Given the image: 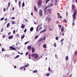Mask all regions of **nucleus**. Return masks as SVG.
Masks as SVG:
<instances>
[{
    "label": "nucleus",
    "mask_w": 77,
    "mask_h": 77,
    "mask_svg": "<svg viewBox=\"0 0 77 77\" xmlns=\"http://www.w3.org/2000/svg\"><path fill=\"white\" fill-rule=\"evenodd\" d=\"M5 21H7V18H5Z\"/></svg>",
    "instance_id": "61"
},
{
    "label": "nucleus",
    "mask_w": 77,
    "mask_h": 77,
    "mask_svg": "<svg viewBox=\"0 0 77 77\" xmlns=\"http://www.w3.org/2000/svg\"><path fill=\"white\" fill-rule=\"evenodd\" d=\"M59 27L60 28H61V27H62V26L61 25H59Z\"/></svg>",
    "instance_id": "45"
},
{
    "label": "nucleus",
    "mask_w": 77,
    "mask_h": 77,
    "mask_svg": "<svg viewBox=\"0 0 77 77\" xmlns=\"http://www.w3.org/2000/svg\"><path fill=\"white\" fill-rule=\"evenodd\" d=\"M24 2H23V3L22 4V7H24Z\"/></svg>",
    "instance_id": "30"
},
{
    "label": "nucleus",
    "mask_w": 77,
    "mask_h": 77,
    "mask_svg": "<svg viewBox=\"0 0 77 77\" xmlns=\"http://www.w3.org/2000/svg\"><path fill=\"white\" fill-rule=\"evenodd\" d=\"M12 24H16V22H15V21H12Z\"/></svg>",
    "instance_id": "16"
},
{
    "label": "nucleus",
    "mask_w": 77,
    "mask_h": 77,
    "mask_svg": "<svg viewBox=\"0 0 77 77\" xmlns=\"http://www.w3.org/2000/svg\"><path fill=\"white\" fill-rule=\"evenodd\" d=\"M14 7H13L12 9V10L14 11Z\"/></svg>",
    "instance_id": "60"
},
{
    "label": "nucleus",
    "mask_w": 77,
    "mask_h": 77,
    "mask_svg": "<svg viewBox=\"0 0 77 77\" xmlns=\"http://www.w3.org/2000/svg\"><path fill=\"white\" fill-rule=\"evenodd\" d=\"M28 54V52H27L25 54V56H26V55H27Z\"/></svg>",
    "instance_id": "48"
},
{
    "label": "nucleus",
    "mask_w": 77,
    "mask_h": 77,
    "mask_svg": "<svg viewBox=\"0 0 77 77\" xmlns=\"http://www.w3.org/2000/svg\"><path fill=\"white\" fill-rule=\"evenodd\" d=\"M11 18V19H13V20H14L15 19V17H12Z\"/></svg>",
    "instance_id": "46"
},
{
    "label": "nucleus",
    "mask_w": 77,
    "mask_h": 77,
    "mask_svg": "<svg viewBox=\"0 0 77 77\" xmlns=\"http://www.w3.org/2000/svg\"><path fill=\"white\" fill-rule=\"evenodd\" d=\"M9 48H10V50H15V49L14 48L13 46H10Z\"/></svg>",
    "instance_id": "5"
},
{
    "label": "nucleus",
    "mask_w": 77,
    "mask_h": 77,
    "mask_svg": "<svg viewBox=\"0 0 77 77\" xmlns=\"http://www.w3.org/2000/svg\"><path fill=\"white\" fill-rule=\"evenodd\" d=\"M48 19V17H46V21H47V19Z\"/></svg>",
    "instance_id": "56"
},
{
    "label": "nucleus",
    "mask_w": 77,
    "mask_h": 77,
    "mask_svg": "<svg viewBox=\"0 0 77 77\" xmlns=\"http://www.w3.org/2000/svg\"><path fill=\"white\" fill-rule=\"evenodd\" d=\"M60 18H62V16H60Z\"/></svg>",
    "instance_id": "59"
},
{
    "label": "nucleus",
    "mask_w": 77,
    "mask_h": 77,
    "mask_svg": "<svg viewBox=\"0 0 77 77\" xmlns=\"http://www.w3.org/2000/svg\"><path fill=\"white\" fill-rule=\"evenodd\" d=\"M11 32H9L8 33V36L9 35H11Z\"/></svg>",
    "instance_id": "47"
},
{
    "label": "nucleus",
    "mask_w": 77,
    "mask_h": 77,
    "mask_svg": "<svg viewBox=\"0 0 77 77\" xmlns=\"http://www.w3.org/2000/svg\"><path fill=\"white\" fill-rule=\"evenodd\" d=\"M26 31H27V30L26 29H25L24 31V33H26Z\"/></svg>",
    "instance_id": "44"
},
{
    "label": "nucleus",
    "mask_w": 77,
    "mask_h": 77,
    "mask_svg": "<svg viewBox=\"0 0 77 77\" xmlns=\"http://www.w3.org/2000/svg\"><path fill=\"white\" fill-rule=\"evenodd\" d=\"M5 48H2V51H5Z\"/></svg>",
    "instance_id": "33"
},
{
    "label": "nucleus",
    "mask_w": 77,
    "mask_h": 77,
    "mask_svg": "<svg viewBox=\"0 0 77 77\" xmlns=\"http://www.w3.org/2000/svg\"><path fill=\"white\" fill-rule=\"evenodd\" d=\"M8 38L9 39H12V38H13V36H10L8 37Z\"/></svg>",
    "instance_id": "12"
},
{
    "label": "nucleus",
    "mask_w": 77,
    "mask_h": 77,
    "mask_svg": "<svg viewBox=\"0 0 77 77\" xmlns=\"http://www.w3.org/2000/svg\"><path fill=\"white\" fill-rule=\"evenodd\" d=\"M45 39H46V37H43V39L42 40V41H43L44 40L45 41Z\"/></svg>",
    "instance_id": "27"
},
{
    "label": "nucleus",
    "mask_w": 77,
    "mask_h": 77,
    "mask_svg": "<svg viewBox=\"0 0 77 77\" xmlns=\"http://www.w3.org/2000/svg\"><path fill=\"white\" fill-rule=\"evenodd\" d=\"M56 44L55 43L54 44V45L55 47H56Z\"/></svg>",
    "instance_id": "54"
},
{
    "label": "nucleus",
    "mask_w": 77,
    "mask_h": 77,
    "mask_svg": "<svg viewBox=\"0 0 77 77\" xmlns=\"http://www.w3.org/2000/svg\"><path fill=\"white\" fill-rule=\"evenodd\" d=\"M39 26H37L36 28V32H38V30H40V29H42V28H41V27L39 29H38V28H39Z\"/></svg>",
    "instance_id": "6"
},
{
    "label": "nucleus",
    "mask_w": 77,
    "mask_h": 77,
    "mask_svg": "<svg viewBox=\"0 0 77 77\" xmlns=\"http://www.w3.org/2000/svg\"><path fill=\"white\" fill-rule=\"evenodd\" d=\"M64 35V33H62V35L63 36Z\"/></svg>",
    "instance_id": "58"
},
{
    "label": "nucleus",
    "mask_w": 77,
    "mask_h": 77,
    "mask_svg": "<svg viewBox=\"0 0 77 77\" xmlns=\"http://www.w3.org/2000/svg\"><path fill=\"white\" fill-rule=\"evenodd\" d=\"M25 36L24 35H23L22 36H21V39H23V38H24V37Z\"/></svg>",
    "instance_id": "29"
},
{
    "label": "nucleus",
    "mask_w": 77,
    "mask_h": 77,
    "mask_svg": "<svg viewBox=\"0 0 77 77\" xmlns=\"http://www.w3.org/2000/svg\"><path fill=\"white\" fill-rule=\"evenodd\" d=\"M24 27H25V26L23 24H22L21 28H22V29H24Z\"/></svg>",
    "instance_id": "17"
},
{
    "label": "nucleus",
    "mask_w": 77,
    "mask_h": 77,
    "mask_svg": "<svg viewBox=\"0 0 77 77\" xmlns=\"http://www.w3.org/2000/svg\"><path fill=\"white\" fill-rule=\"evenodd\" d=\"M72 9L73 11H74V10H75V6H74V4L72 5Z\"/></svg>",
    "instance_id": "7"
},
{
    "label": "nucleus",
    "mask_w": 77,
    "mask_h": 77,
    "mask_svg": "<svg viewBox=\"0 0 77 77\" xmlns=\"http://www.w3.org/2000/svg\"><path fill=\"white\" fill-rule=\"evenodd\" d=\"M43 47L44 48H45L46 47H47V46H46V44H44L43 45Z\"/></svg>",
    "instance_id": "13"
},
{
    "label": "nucleus",
    "mask_w": 77,
    "mask_h": 77,
    "mask_svg": "<svg viewBox=\"0 0 77 77\" xmlns=\"http://www.w3.org/2000/svg\"><path fill=\"white\" fill-rule=\"evenodd\" d=\"M15 33V30H14L13 31V34H14Z\"/></svg>",
    "instance_id": "52"
},
{
    "label": "nucleus",
    "mask_w": 77,
    "mask_h": 77,
    "mask_svg": "<svg viewBox=\"0 0 77 77\" xmlns=\"http://www.w3.org/2000/svg\"><path fill=\"white\" fill-rule=\"evenodd\" d=\"M48 1H49V0H47V1H46V3H48Z\"/></svg>",
    "instance_id": "43"
},
{
    "label": "nucleus",
    "mask_w": 77,
    "mask_h": 77,
    "mask_svg": "<svg viewBox=\"0 0 77 77\" xmlns=\"http://www.w3.org/2000/svg\"><path fill=\"white\" fill-rule=\"evenodd\" d=\"M34 24H37V23H38V21H37L36 22H34Z\"/></svg>",
    "instance_id": "36"
},
{
    "label": "nucleus",
    "mask_w": 77,
    "mask_h": 77,
    "mask_svg": "<svg viewBox=\"0 0 77 77\" xmlns=\"http://www.w3.org/2000/svg\"><path fill=\"white\" fill-rule=\"evenodd\" d=\"M66 21V19H65L64 20H63V23H65V22Z\"/></svg>",
    "instance_id": "53"
},
{
    "label": "nucleus",
    "mask_w": 77,
    "mask_h": 77,
    "mask_svg": "<svg viewBox=\"0 0 77 77\" xmlns=\"http://www.w3.org/2000/svg\"><path fill=\"white\" fill-rule=\"evenodd\" d=\"M34 11L35 12H37V11H38V10L37 9V8H36V7H35V8H34Z\"/></svg>",
    "instance_id": "18"
},
{
    "label": "nucleus",
    "mask_w": 77,
    "mask_h": 77,
    "mask_svg": "<svg viewBox=\"0 0 77 77\" xmlns=\"http://www.w3.org/2000/svg\"><path fill=\"white\" fill-rule=\"evenodd\" d=\"M5 19V18L4 17H2L1 19V21H2V20H3Z\"/></svg>",
    "instance_id": "34"
},
{
    "label": "nucleus",
    "mask_w": 77,
    "mask_h": 77,
    "mask_svg": "<svg viewBox=\"0 0 77 77\" xmlns=\"http://www.w3.org/2000/svg\"><path fill=\"white\" fill-rule=\"evenodd\" d=\"M19 5L20 8L21 7V2L20 1H19Z\"/></svg>",
    "instance_id": "19"
},
{
    "label": "nucleus",
    "mask_w": 77,
    "mask_h": 77,
    "mask_svg": "<svg viewBox=\"0 0 77 77\" xmlns=\"http://www.w3.org/2000/svg\"><path fill=\"white\" fill-rule=\"evenodd\" d=\"M25 20L26 21V22H27V19H25Z\"/></svg>",
    "instance_id": "50"
},
{
    "label": "nucleus",
    "mask_w": 77,
    "mask_h": 77,
    "mask_svg": "<svg viewBox=\"0 0 77 77\" xmlns=\"http://www.w3.org/2000/svg\"><path fill=\"white\" fill-rule=\"evenodd\" d=\"M46 31V29H45L41 31L40 33H42V32H45Z\"/></svg>",
    "instance_id": "11"
},
{
    "label": "nucleus",
    "mask_w": 77,
    "mask_h": 77,
    "mask_svg": "<svg viewBox=\"0 0 77 77\" xmlns=\"http://www.w3.org/2000/svg\"><path fill=\"white\" fill-rule=\"evenodd\" d=\"M66 60H68V56H66Z\"/></svg>",
    "instance_id": "25"
},
{
    "label": "nucleus",
    "mask_w": 77,
    "mask_h": 77,
    "mask_svg": "<svg viewBox=\"0 0 77 77\" xmlns=\"http://www.w3.org/2000/svg\"><path fill=\"white\" fill-rule=\"evenodd\" d=\"M68 12H66V17H67L68 16Z\"/></svg>",
    "instance_id": "49"
},
{
    "label": "nucleus",
    "mask_w": 77,
    "mask_h": 77,
    "mask_svg": "<svg viewBox=\"0 0 77 77\" xmlns=\"http://www.w3.org/2000/svg\"><path fill=\"white\" fill-rule=\"evenodd\" d=\"M38 6H40L41 5V2L39 1L37 4Z\"/></svg>",
    "instance_id": "8"
},
{
    "label": "nucleus",
    "mask_w": 77,
    "mask_h": 77,
    "mask_svg": "<svg viewBox=\"0 0 77 77\" xmlns=\"http://www.w3.org/2000/svg\"><path fill=\"white\" fill-rule=\"evenodd\" d=\"M42 38H40L39 39L38 42H40L42 41Z\"/></svg>",
    "instance_id": "24"
},
{
    "label": "nucleus",
    "mask_w": 77,
    "mask_h": 77,
    "mask_svg": "<svg viewBox=\"0 0 77 77\" xmlns=\"http://www.w3.org/2000/svg\"><path fill=\"white\" fill-rule=\"evenodd\" d=\"M9 23H8V24L7 25V27H9Z\"/></svg>",
    "instance_id": "35"
},
{
    "label": "nucleus",
    "mask_w": 77,
    "mask_h": 77,
    "mask_svg": "<svg viewBox=\"0 0 77 77\" xmlns=\"http://www.w3.org/2000/svg\"><path fill=\"white\" fill-rule=\"evenodd\" d=\"M51 20V18H50V17L48 18V23H49L50 21Z\"/></svg>",
    "instance_id": "14"
},
{
    "label": "nucleus",
    "mask_w": 77,
    "mask_h": 77,
    "mask_svg": "<svg viewBox=\"0 0 77 77\" xmlns=\"http://www.w3.org/2000/svg\"><path fill=\"white\" fill-rule=\"evenodd\" d=\"M20 54H21V55H23V53H20Z\"/></svg>",
    "instance_id": "57"
},
{
    "label": "nucleus",
    "mask_w": 77,
    "mask_h": 77,
    "mask_svg": "<svg viewBox=\"0 0 77 77\" xmlns=\"http://www.w3.org/2000/svg\"><path fill=\"white\" fill-rule=\"evenodd\" d=\"M24 68V66H23L22 67H20V69H23V68Z\"/></svg>",
    "instance_id": "31"
},
{
    "label": "nucleus",
    "mask_w": 77,
    "mask_h": 77,
    "mask_svg": "<svg viewBox=\"0 0 77 77\" xmlns=\"http://www.w3.org/2000/svg\"><path fill=\"white\" fill-rule=\"evenodd\" d=\"M75 2L77 3V0H76Z\"/></svg>",
    "instance_id": "64"
},
{
    "label": "nucleus",
    "mask_w": 77,
    "mask_h": 77,
    "mask_svg": "<svg viewBox=\"0 0 77 77\" xmlns=\"http://www.w3.org/2000/svg\"><path fill=\"white\" fill-rule=\"evenodd\" d=\"M77 10L75 9L74 11V13H73V18L74 19H75V15H76V14H77Z\"/></svg>",
    "instance_id": "2"
},
{
    "label": "nucleus",
    "mask_w": 77,
    "mask_h": 77,
    "mask_svg": "<svg viewBox=\"0 0 77 77\" xmlns=\"http://www.w3.org/2000/svg\"><path fill=\"white\" fill-rule=\"evenodd\" d=\"M32 52L33 53L35 52V48H34L33 47L32 48Z\"/></svg>",
    "instance_id": "9"
},
{
    "label": "nucleus",
    "mask_w": 77,
    "mask_h": 77,
    "mask_svg": "<svg viewBox=\"0 0 77 77\" xmlns=\"http://www.w3.org/2000/svg\"><path fill=\"white\" fill-rule=\"evenodd\" d=\"M3 9H4V11H6V9H5V8H4Z\"/></svg>",
    "instance_id": "55"
},
{
    "label": "nucleus",
    "mask_w": 77,
    "mask_h": 77,
    "mask_svg": "<svg viewBox=\"0 0 77 77\" xmlns=\"http://www.w3.org/2000/svg\"><path fill=\"white\" fill-rule=\"evenodd\" d=\"M55 39L56 40H57L58 39V38H57V37H56V38H55Z\"/></svg>",
    "instance_id": "51"
},
{
    "label": "nucleus",
    "mask_w": 77,
    "mask_h": 77,
    "mask_svg": "<svg viewBox=\"0 0 77 77\" xmlns=\"http://www.w3.org/2000/svg\"><path fill=\"white\" fill-rule=\"evenodd\" d=\"M33 30V27H31L30 29V32H32Z\"/></svg>",
    "instance_id": "20"
},
{
    "label": "nucleus",
    "mask_w": 77,
    "mask_h": 77,
    "mask_svg": "<svg viewBox=\"0 0 77 77\" xmlns=\"http://www.w3.org/2000/svg\"><path fill=\"white\" fill-rule=\"evenodd\" d=\"M42 15V10H40L39 11V15L41 16Z\"/></svg>",
    "instance_id": "4"
},
{
    "label": "nucleus",
    "mask_w": 77,
    "mask_h": 77,
    "mask_svg": "<svg viewBox=\"0 0 77 77\" xmlns=\"http://www.w3.org/2000/svg\"><path fill=\"white\" fill-rule=\"evenodd\" d=\"M48 71H51V69H50V67H49L48 68Z\"/></svg>",
    "instance_id": "28"
},
{
    "label": "nucleus",
    "mask_w": 77,
    "mask_h": 77,
    "mask_svg": "<svg viewBox=\"0 0 77 77\" xmlns=\"http://www.w3.org/2000/svg\"><path fill=\"white\" fill-rule=\"evenodd\" d=\"M29 66V64L28 63H27V65H25V67H27V66Z\"/></svg>",
    "instance_id": "23"
},
{
    "label": "nucleus",
    "mask_w": 77,
    "mask_h": 77,
    "mask_svg": "<svg viewBox=\"0 0 77 77\" xmlns=\"http://www.w3.org/2000/svg\"><path fill=\"white\" fill-rule=\"evenodd\" d=\"M74 53L75 56H77V51H75Z\"/></svg>",
    "instance_id": "22"
},
{
    "label": "nucleus",
    "mask_w": 77,
    "mask_h": 77,
    "mask_svg": "<svg viewBox=\"0 0 77 77\" xmlns=\"http://www.w3.org/2000/svg\"><path fill=\"white\" fill-rule=\"evenodd\" d=\"M17 67V66H15L14 67V68H16V67Z\"/></svg>",
    "instance_id": "62"
},
{
    "label": "nucleus",
    "mask_w": 77,
    "mask_h": 77,
    "mask_svg": "<svg viewBox=\"0 0 77 77\" xmlns=\"http://www.w3.org/2000/svg\"><path fill=\"white\" fill-rule=\"evenodd\" d=\"M32 57H33L35 59L38 58V54H32L31 55Z\"/></svg>",
    "instance_id": "3"
},
{
    "label": "nucleus",
    "mask_w": 77,
    "mask_h": 77,
    "mask_svg": "<svg viewBox=\"0 0 77 77\" xmlns=\"http://www.w3.org/2000/svg\"><path fill=\"white\" fill-rule=\"evenodd\" d=\"M33 13H31V15H33Z\"/></svg>",
    "instance_id": "63"
},
{
    "label": "nucleus",
    "mask_w": 77,
    "mask_h": 77,
    "mask_svg": "<svg viewBox=\"0 0 77 77\" xmlns=\"http://www.w3.org/2000/svg\"><path fill=\"white\" fill-rule=\"evenodd\" d=\"M50 6L51 7H52V6H53V4H51L50 5Z\"/></svg>",
    "instance_id": "39"
},
{
    "label": "nucleus",
    "mask_w": 77,
    "mask_h": 77,
    "mask_svg": "<svg viewBox=\"0 0 77 77\" xmlns=\"http://www.w3.org/2000/svg\"><path fill=\"white\" fill-rule=\"evenodd\" d=\"M28 43H29V42H25V45H26L27 44H28Z\"/></svg>",
    "instance_id": "42"
},
{
    "label": "nucleus",
    "mask_w": 77,
    "mask_h": 77,
    "mask_svg": "<svg viewBox=\"0 0 77 77\" xmlns=\"http://www.w3.org/2000/svg\"><path fill=\"white\" fill-rule=\"evenodd\" d=\"M63 40H64V38H63V39H62V40H61L60 42H63Z\"/></svg>",
    "instance_id": "38"
},
{
    "label": "nucleus",
    "mask_w": 77,
    "mask_h": 77,
    "mask_svg": "<svg viewBox=\"0 0 77 77\" xmlns=\"http://www.w3.org/2000/svg\"><path fill=\"white\" fill-rule=\"evenodd\" d=\"M20 57L19 55H17L15 57L14 59H17V58H18V57Z\"/></svg>",
    "instance_id": "21"
},
{
    "label": "nucleus",
    "mask_w": 77,
    "mask_h": 77,
    "mask_svg": "<svg viewBox=\"0 0 77 77\" xmlns=\"http://www.w3.org/2000/svg\"><path fill=\"white\" fill-rule=\"evenodd\" d=\"M27 48L29 50H30V49H31V48H32V46H29Z\"/></svg>",
    "instance_id": "10"
},
{
    "label": "nucleus",
    "mask_w": 77,
    "mask_h": 77,
    "mask_svg": "<svg viewBox=\"0 0 77 77\" xmlns=\"http://www.w3.org/2000/svg\"><path fill=\"white\" fill-rule=\"evenodd\" d=\"M38 72V71H37V70H35L34 71H33V72Z\"/></svg>",
    "instance_id": "32"
},
{
    "label": "nucleus",
    "mask_w": 77,
    "mask_h": 77,
    "mask_svg": "<svg viewBox=\"0 0 77 77\" xmlns=\"http://www.w3.org/2000/svg\"><path fill=\"white\" fill-rule=\"evenodd\" d=\"M50 8V5H48L45 7V15H48V12L49 13H50L51 12V9Z\"/></svg>",
    "instance_id": "1"
},
{
    "label": "nucleus",
    "mask_w": 77,
    "mask_h": 77,
    "mask_svg": "<svg viewBox=\"0 0 77 77\" xmlns=\"http://www.w3.org/2000/svg\"><path fill=\"white\" fill-rule=\"evenodd\" d=\"M37 38H38V36L36 35V36H35V39H37Z\"/></svg>",
    "instance_id": "26"
},
{
    "label": "nucleus",
    "mask_w": 77,
    "mask_h": 77,
    "mask_svg": "<svg viewBox=\"0 0 77 77\" xmlns=\"http://www.w3.org/2000/svg\"><path fill=\"white\" fill-rule=\"evenodd\" d=\"M75 25V24L74 23V22H73L72 23V25L73 26H74Z\"/></svg>",
    "instance_id": "41"
},
{
    "label": "nucleus",
    "mask_w": 77,
    "mask_h": 77,
    "mask_svg": "<svg viewBox=\"0 0 77 77\" xmlns=\"http://www.w3.org/2000/svg\"><path fill=\"white\" fill-rule=\"evenodd\" d=\"M8 7H9V6H10V2H8Z\"/></svg>",
    "instance_id": "40"
},
{
    "label": "nucleus",
    "mask_w": 77,
    "mask_h": 77,
    "mask_svg": "<svg viewBox=\"0 0 77 77\" xmlns=\"http://www.w3.org/2000/svg\"><path fill=\"white\" fill-rule=\"evenodd\" d=\"M61 30L62 32H63V31L64 30V27H62Z\"/></svg>",
    "instance_id": "15"
},
{
    "label": "nucleus",
    "mask_w": 77,
    "mask_h": 77,
    "mask_svg": "<svg viewBox=\"0 0 77 77\" xmlns=\"http://www.w3.org/2000/svg\"><path fill=\"white\" fill-rule=\"evenodd\" d=\"M46 75H47V76H49L50 75V74H49V73H48L46 74Z\"/></svg>",
    "instance_id": "37"
}]
</instances>
